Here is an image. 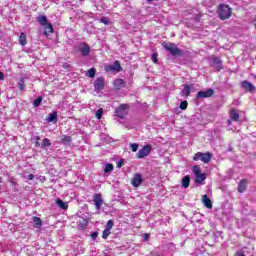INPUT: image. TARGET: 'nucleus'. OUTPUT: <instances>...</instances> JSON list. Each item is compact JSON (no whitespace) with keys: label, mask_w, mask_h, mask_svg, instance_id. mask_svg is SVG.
<instances>
[{"label":"nucleus","mask_w":256,"mask_h":256,"mask_svg":"<svg viewBox=\"0 0 256 256\" xmlns=\"http://www.w3.org/2000/svg\"><path fill=\"white\" fill-rule=\"evenodd\" d=\"M94 89L97 92L105 89V79L103 77H99L94 81Z\"/></svg>","instance_id":"obj_10"},{"label":"nucleus","mask_w":256,"mask_h":256,"mask_svg":"<svg viewBox=\"0 0 256 256\" xmlns=\"http://www.w3.org/2000/svg\"><path fill=\"white\" fill-rule=\"evenodd\" d=\"M191 89H195V85L185 84L180 94L181 97H189V95H191Z\"/></svg>","instance_id":"obj_13"},{"label":"nucleus","mask_w":256,"mask_h":256,"mask_svg":"<svg viewBox=\"0 0 256 256\" xmlns=\"http://www.w3.org/2000/svg\"><path fill=\"white\" fill-rule=\"evenodd\" d=\"M202 203L204 204V207H207V209H213V202H211V199L207 197V195L202 197Z\"/></svg>","instance_id":"obj_16"},{"label":"nucleus","mask_w":256,"mask_h":256,"mask_svg":"<svg viewBox=\"0 0 256 256\" xmlns=\"http://www.w3.org/2000/svg\"><path fill=\"white\" fill-rule=\"evenodd\" d=\"M37 21L41 27H43V33H53V25L47 20V16L40 15L37 17Z\"/></svg>","instance_id":"obj_3"},{"label":"nucleus","mask_w":256,"mask_h":256,"mask_svg":"<svg viewBox=\"0 0 256 256\" xmlns=\"http://www.w3.org/2000/svg\"><path fill=\"white\" fill-rule=\"evenodd\" d=\"M114 85L115 87H123V85H125V81L123 79H116L114 81Z\"/></svg>","instance_id":"obj_28"},{"label":"nucleus","mask_w":256,"mask_h":256,"mask_svg":"<svg viewBox=\"0 0 256 256\" xmlns=\"http://www.w3.org/2000/svg\"><path fill=\"white\" fill-rule=\"evenodd\" d=\"M56 205L60 208V209H69V204H67V202H64L61 199H56Z\"/></svg>","instance_id":"obj_18"},{"label":"nucleus","mask_w":256,"mask_h":256,"mask_svg":"<svg viewBox=\"0 0 256 256\" xmlns=\"http://www.w3.org/2000/svg\"><path fill=\"white\" fill-rule=\"evenodd\" d=\"M247 189V180H241L238 185V191L239 193H243Z\"/></svg>","instance_id":"obj_19"},{"label":"nucleus","mask_w":256,"mask_h":256,"mask_svg":"<svg viewBox=\"0 0 256 256\" xmlns=\"http://www.w3.org/2000/svg\"><path fill=\"white\" fill-rule=\"evenodd\" d=\"M60 139L64 145H69V143H71L72 141L71 136H67V135L60 136Z\"/></svg>","instance_id":"obj_23"},{"label":"nucleus","mask_w":256,"mask_h":256,"mask_svg":"<svg viewBox=\"0 0 256 256\" xmlns=\"http://www.w3.org/2000/svg\"><path fill=\"white\" fill-rule=\"evenodd\" d=\"M130 147L132 149V152L136 153L137 149H139V144L133 143V144L130 145Z\"/></svg>","instance_id":"obj_36"},{"label":"nucleus","mask_w":256,"mask_h":256,"mask_svg":"<svg viewBox=\"0 0 256 256\" xmlns=\"http://www.w3.org/2000/svg\"><path fill=\"white\" fill-rule=\"evenodd\" d=\"M121 64L119 63V61H115L114 65H110L107 67L108 71H121Z\"/></svg>","instance_id":"obj_17"},{"label":"nucleus","mask_w":256,"mask_h":256,"mask_svg":"<svg viewBox=\"0 0 256 256\" xmlns=\"http://www.w3.org/2000/svg\"><path fill=\"white\" fill-rule=\"evenodd\" d=\"M217 13L221 21H225V19H229L232 15L231 8L225 4L219 5Z\"/></svg>","instance_id":"obj_2"},{"label":"nucleus","mask_w":256,"mask_h":256,"mask_svg":"<svg viewBox=\"0 0 256 256\" xmlns=\"http://www.w3.org/2000/svg\"><path fill=\"white\" fill-rule=\"evenodd\" d=\"M190 183H191V178L189 176H184L182 178V187H184V189H187Z\"/></svg>","instance_id":"obj_20"},{"label":"nucleus","mask_w":256,"mask_h":256,"mask_svg":"<svg viewBox=\"0 0 256 256\" xmlns=\"http://www.w3.org/2000/svg\"><path fill=\"white\" fill-rule=\"evenodd\" d=\"M143 183V176L141 174H135L132 179L133 187H139Z\"/></svg>","instance_id":"obj_15"},{"label":"nucleus","mask_w":256,"mask_h":256,"mask_svg":"<svg viewBox=\"0 0 256 256\" xmlns=\"http://www.w3.org/2000/svg\"><path fill=\"white\" fill-rule=\"evenodd\" d=\"M47 37H49V34H45Z\"/></svg>","instance_id":"obj_51"},{"label":"nucleus","mask_w":256,"mask_h":256,"mask_svg":"<svg viewBox=\"0 0 256 256\" xmlns=\"http://www.w3.org/2000/svg\"><path fill=\"white\" fill-rule=\"evenodd\" d=\"M41 138L39 136H36V141H40Z\"/></svg>","instance_id":"obj_47"},{"label":"nucleus","mask_w":256,"mask_h":256,"mask_svg":"<svg viewBox=\"0 0 256 256\" xmlns=\"http://www.w3.org/2000/svg\"><path fill=\"white\" fill-rule=\"evenodd\" d=\"M47 121L49 123H53V121H57V112L50 113L48 115Z\"/></svg>","instance_id":"obj_25"},{"label":"nucleus","mask_w":256,"mask_h":256,"mask_svg":"<svg viewBox=\"0 0 256 256\" xmlns=\"http://www.w3.org/2000/svg\"><path fill=\"white\" fill-rule=\"evenodd\" d=\"M5 80V75L3 74V72H0V81H4Z\"/></svg>","instance_id":"obj_42"},{"label":"nucleus","mask_w":256,"mask_h":256,"mask_svg":"<svg viewBox=\"0 0 256 256\" xmlns=\"http://www.w3.org/2000/svg\"><path fill=\"white\" fill-rule=\"evenodd\" d=\"M91 237H92L93 241H95V239H97V237H99V233L98 232H93L91 234Z\"/></svg>","instance_id":"obj_40"},{"label":"nucleus","mask_w":256,"mask_h":256,"mask_svg":"<svg viewBox=\"0 0 256 256\" xmlns=\"http://www.w3.org/2000/svg\"><path fill=\"white\" fill-rule=\"evenodd\" d=\"M230 119L231 121H239V113L236 110L230 111Z\"/></svg>","instance_id":"obj_24"},{"label":"nucleus","mask_w":256,"mask_h":256,"mask_svg":"<svg viewBox=\"0 0 256 256\" xmlns=\"http://www.w3.org/2000/svg\"><path fill=\"white\" fill-rule=\"evenodd\" d=\"M209 63L210 65H212L213 68L216 69V71H221V69H223V61H221V59H219L218 57L210 56Z\"/></svg>","instance_id":"obj_5"},{"label":"nucleus","mask_w":256,"mask_h":256,"mask_svg":"<svg viewBox=\"0 0 256 256\" xmlns=\"http://www.w3.org/2000/svg\"><path fill=\"white\" fill-rule=\"evenodd\" d=\"M153 147L151 145H146L140 149L137 153V159H145L151 153Z\"/></svg>","instance_id":"obj_7"},{"label":"nucleus","mask_w":256,"mask_h":256,"mask_svg":"<svg viewBox=\"0 0 256 256\" xmlns=\"http://www.w3.org/2000/svg\"><path fill=\"white\" fill-rule=\"evenodd\" d=\"M113 225H115V222H113V220H108L105 226V229H108L111 231V229H113Z\"/></svg>","instance_id":"obj_33"},{"label":"nucleus","mask_w":256,"mask_h":256,"mask_svg":"<svg viewBox=\"0 0 256 256\" xmlns=\"http://www.w3.org/2000/svg\"><path fill=\"white\" fill-rule=\"evenodd\" d=\"M147 3H153V1H159V0H146Z\"/></svg>","instance_id":"obj_46"},{"label":"nucleus","mask_w":256,"mask_h":256,"mask_svg":"<svg viewBox=\"0 0 256 256\" xmlns=\"http://www.w3.org/2000/svg\"><path fill=\"white\" fill-rule=\"evenodd\" d=\"M157 57H159V54H157V53H153L152 54V61H153V63H157L158 62Z\"/></svg>","instance_id":"obj_38"},{"label":"nucleus","mask_w":256,"mask_h":256,"mask_svg":"<svg viewBox=\"0 0 256 256\" xmlns=\"http://www.w3.org/2000/svg\"><path fill=\"white\" fill-rule=\"evenodd\" d=\"M187 100H184L180 103V109H182V111H185V109H187Z\"/></svg>","instance_id":"obj_35"},{"label":"nucleus","mask_w":256,"mask_h":256,"mask_svg":"<svg viewBox=\"0 0 256 256\" xmlns=\"http://www.w3.org/2000/svg\"><path fill=\"white\" fill-rule=\"evenodd\" d=\"M127 109H129V105L121 104L118 109H116V115L119 119H123L125 115H127Z\"/></svg>","instance_id":"obj_8"},{"label":"nucleus","mask_w":256,"mask_h":256,"mask_svg":"<svg viewBox=\"0 0 256 256\" xmlns=\"http://www.w3.org/2000/svg\"><path fill=\"white\" fill-rule=\"evenodd\" d=\"M84 227H87V221L84 220Z\"/></svg>","instance_id":"obj_48"},{"label":"nucleus","mask_w":256,"mask_h":256,"mask_svg":"<svg viewBox=\"0 0 256 256\" xmlns=\"http://www.w3.org/2000/svg\"><path fill=\"white\" fill-rule=\"evenodd\" d=\"M236 256H245V254H243V252L239 251V252H236Z\"/></svg>","instance_id":"obj_44"},{"label":"nucleus","mask_w":256,"mask_h":256,"mask_svg":"<svg viewBox=\"0 0 256 256\" xmlns=\"http://www.w3.org/2000/svg\"><path fill=\"white\" fill-rule=\"evenodd\" d=\"M123 165H125V160L121 159L120 161H118V163H117L118 168L123 167Z\"/></svg>","instance_id":"obj_39"},{"label":"nucleus","mask_w":256,"mask_h":256,"mask_svg":"<svg viewBox=\"0 0 256 256\" xmlns=\"http://www.w3.org/2000/svg\"><path fill=\"white\" fill-rule=\"evenodd\" d=\"M255 79H256V76H255Z\"/></svg>","instance_id":"obj_52"},{"label":"nucleus","mask_w":256,"mask_h":256,"mask_svg":"<svg viewBox=\"0 0 256 256\" xmlns=\"http://www.w3.org/2000/svg\"><path fill=\"white\" fill-rule=\"evenodd\" d=\"M43 101V98L41 96H38L34 102H33V105L34 107H39V105H41V102Z\"/></svg>","instance_id":"obj_30"},{"label":"nucleus","mask_w":256,"mask_h":256,"mask_svg":"<svg viewBox=\"0 0 256 256\" xmlns=\"http://www.w3.org/2000/svg\"><path fill=\"white\" fill-rule=\"evenodd\" d=\"M41 147H51V141L49 140V138L43 139Z\"/></svg>","instance_id":"obj_29"},{"label":"nucleus","mask_w":256,"mask_h":256,"mask_svg":"<svg viewBox=\"0 0 256 256\" xmlns=\"http://www.w3.org/2000/svg\"><path fill=\"white\" fill-rule=\"evenodd\" d=\"M211 157L212 155L210 152H198L194 154L193 161H202V163H209V161H211Z\"/></svg>","instance_id":"obj_4"},{"label":"nucleus","mask_w":256,"mask_h":256,"mask_svg":"<svg viewBox=\"0 0 256 256\" xmlns=\"http://www.w3.org/2000/svg\"><path fill=\"white\" fill-rule=\"evenodd\" d=\"M27 179H29V181H33V180L35 179V175L29 174V175L27 176Z\"/></svg>","instance_id":"obj_41"},{"label":"nucleus","mask_w":256,"mask_h":256,"mask_svg":"<svg viewBox=\"0 0 256 256\" xmlns=\"http://www.w3.org/2000/svg\"><path fill=\"white\" fill-rule=\"evenodd\" d=\"M113 171V164H106L104 168V173H111Z\"/></svg>","instance_id":"obj_32"},{"label":"nucleus","mask_w":256,"mask_h":256,"mask_svg":"<svg viewBox=\"0 0 256 256\" xmlns=\"http://www.w3.org/2000/svg\"><path fill=\"white\" fill-rule=\"evenodd\" d=\"M227 123H228V125H231V120H228Z\"/></svg>","instance_id":"obj_49"},{"label":"nucleus","mask_w":256,"mask_h":256,"mask_svg":"<svg viewBox=\"0 0 256 256\" xmlns=\"http://www.w3.org/2000/svg\"><path fill=\"white\" fill-rule=\"evenodd\" d=\"M100 23H103L104 25H109V18L107 17L100 18Z\"/></svg>","instance_id":"obj_37"},{"label":"nucleus","mask_w":256,"mask_h":256,"mask_svg":"<svg viewBox=\"0 0 256 256\" xmlns=\"http://www.w3.org/2000/svg\"><path fill=\"white\" fill-rule=\"evenodd\" d=\"M195 91V88H191V92Z\"/></svg>","instance_id":"obj_50"},{"label":"nucleus","mask_w":256,"mask_h":256,"mask_svg":"<svg viewBox=\"0 0 256 256\" xmlns=\"http://www.w3.org/2000/svg\"><path fill=\"white\" fill-rule=\"evenodd\" d=\"M95 117L96 119H101V117H103V108H100L96 111Z\"/></svg>","instance_id":"obj_34"},{"label":"nucleus","mask_w":256,"mask_h":256,"mask_svg":"<svg viewBox=\"0 0 256 256\" xmlns=\"http://www.w3.org/2000/svg\"><path fill=\"white\" fill-rule=\"evenodd\" d=\"M242 89H245V91H249L250 93H253V91H256L255 85H253L251 82L245 80L241 83Z\"/></svg>","instance_id":"obj_14"},{"label":"nucleus","mask_w":256,"mask_h":256,"mask_svg":"<svg viewBox=\"0 0 256 256\" xmlns=\"http://www.w3.org/2000/svg\"><path fill=\"white\" fill-rule=\"evenodd\" d=\"M215 91L213 89H208L206 91H199L196 95V99H207V97H212Z\"/></svg>","instance_id":"obj_12"},{"label":"nucleus","mask_w":256,"mask_h":256,"mask_svg":"<svg viewBox=\"0 0 256 256\" xmlns=\"http://www.w3.org/2000/svg\"><path fill=\"white\" fill-rule=\"evenodd\" d=\"M33 221L35 229H41V226L43 225V221H41V218L33 217Z\"/></svg>","instance_id":"obj_21"},{"label":"nucleus","mask_w":256,"mask_h":256,"mask_svg":"<svg viewBox=\"0 0 256 256\" xmlns=\"http://www.w3.org/2000/svg\"><path fill=\"white\" fill-rule=\"evenodd\" d=\"M77 50L83 55V57H87L89 53H91V47L88 46L87 43H82L77 46Z\"/></svg>","instance_id":"obj_9"},{"label":"nucleus","mask_w":256,"mask_h":256,"mask_svg":"<svg viewBox=\"0 0 256 256\" xmlns=\"http://www.w3.org/2000/svg\"><path fill=\"white\" fill-rule=\"evenodd\" d=\"M110 235H111V230L105 228V229L103 230V232H102V237H103L104 239H107Z\"/></svg>","instance_id":"obj_31"},{"label":"nucleus","mask_w":256,"mask_h":256,"mask_svg":"<svg viewBox=\"0 0 256 256\" xmlns=\"http://www.w3.org/2000/svg\"><path fill=\"white\" fill-rule=\"evenodd\" d=\"M35 147H41V143H39V141L35 142Z\"/></svg>","instance_id":"obj_45"},{"label":"nucleus","mask_w":256,"mask_h":256,"mask_svg":"<svg viewBox=\"0 0 256 256\" xmlns=\"http://www.w3.org/2000/svg\"><path fill=\"white\" fill-rule=\"evenodd\" d=\"M162 47L172 55V57H181L183 55V51L177 47L175 43H167L163 42Z\"/></svg>","instance_id":"obj_1"},{"label":"nucleus","mask_w":256,"mask_h":256,"mask_svg":"<svg viewBox=\"0 0 256 256\" xmlns=\"http://www.w3.org/2000/svg\"><path fill=\"white\" fill-rule=\"evenodd\" d=\"M18 87L20 91H25V78H21L18 82Z\"/></svg>","instance_id":"obj_27"},{"label":"nucleus","mask_w":256,"mask_h":256,"mask_svg":"<svg viewBox=\"0 0 256 256\" xmlns=\"http://www.w3.org/2000/svg\"><path fill=\"white\" fill-rule=\"evenodd\" d=\"M143 237H144V241H149V234H144Z\"/></svg>","instance_id":"obj_43"},{"label":"nucleus","mask_w":256,"mask_h":256,"mask_svg":"<svg viewBox=\"0 0 256 256\" xmlns=\"http://www.w3.org/2000/svg\"><path fill=\"white\" fill-rule=\"evenodd\" d=\"M19 43L20 45H22V47H25V45H27V36L25 35V33L20 34Z\"/></svg>","instance_id":"obj_22"},{"label":"nucleus","mask_w":256,"mask_h":256,"mask_svg":"<svg viewBox=\"0 0 256 256\" xmlns=\"http://www.w3.org/2000/svg\"><path fill=\"white\" fill-rule=\"evenodd\" d=\"M95 73H97V70L95 68H91L87 71L86 75L93 79V77H95Z\"/></svg>","instance_id":"obj_26"},{"label":"nucleus","mask_w":256,"mask_h":256,"mask_svg":"<svg viewBox=\"0 0 256 256\" xmlns=\"http://www.w3.org/2000/svg\"><path fill=\"white\" fill-rule=\"evenodd\" d=\"M193 173L196 177V183H202L203 181H205V179H207V176L201 173V168H199V166L193 167Z\"/></svg>","instance_id":"obj_6"},{"label":"nucleus","mask_w":256,"mask_h":256,"mask_svg":"<svg viewBox=\"0 0 256 256\" xmlns=\"http://www.w3.org/2000/svg\"><path fill=\"white\" fill-rule=\"evenodd\" d=\"M92 201H93L97 211H100L101 206L103 205V198H102L101 194H94Z\"/></svg>","instance_id":"obj_11"}]
</instances>
